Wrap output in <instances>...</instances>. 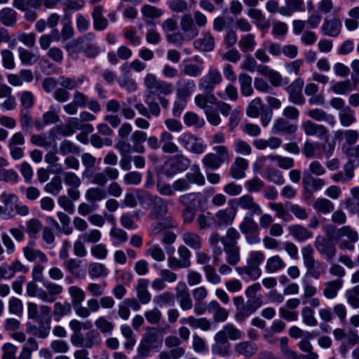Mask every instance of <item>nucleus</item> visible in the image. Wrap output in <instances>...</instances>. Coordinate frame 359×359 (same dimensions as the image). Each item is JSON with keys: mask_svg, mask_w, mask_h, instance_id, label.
<instances>
[{"mask_svg": "<svg viewBox=\"0 0 359 359\" xmlns=\"http://www.w3.org/2000/svg\"><path fill=\"white\" fill-rule=\"evenodd\" d=\"M144 86L147 93L145 103L150 112V118L151 116L157 117L160 115L161 108L154 97L156 95H170L173 92V86L168 81L158 79L156 76L151 73H148L144 76Z\"/></svg>", "mask_w": 359, "mask_h": 359, "instance_id": "nucleus-1", "label": "nucleus"}, {"mask_svg": "<svg viewBox=\"0 0 359 359\" xmlns=\"http://www.w3.org/2000/svg\"><path fill=\"white\" fill-rule=\"evenodd\" d=\"M303 263L306 268V274L318 280L325 273L326 265L315 259L314 250L311 245L302 248Z\"/></svg>", "mask_w": 359, "mask_h": 359, "instance_id": "nucleus-2", "label": "nucleus"}, {"mask_svg": "<svg viewBox=\"0 0 359 359\" xmlns=\"http://www.w3.org/2000/svg\"><path fill=\"white\" fill-rule=\"evenodd\" d=\"M358 233L349 226H344L336 231L334 240L342 250L353 251L354 243L358 241Z\"/></svg>", "mask_w": 359, "mask_h": 359, "instance_id": "nucleus-3", "label": "nucleus"}, {"mask_svg": "<svg viewBox=\"0 0 359 359\" xmlns=\"http://www.w3.org/2000/svg\"><path fill=\"white\" fill-rule=\"evenodd\" d=\"M177 140L184 149L195 154H203L207 148L203 139L191 133H182Z\"/></svg>", "mask_w": 359, "mask_h": 359, "instance_id": "nucleus-4", "label": "nucleus"}, {"mask_svg": "<svg viewBox=\"0 0 359 359\" xmlns=\"http://www.w3.org/2000/svg\"><path fill=\"white\" fill-rule=\"evenodd\" d=\"M175 154L163 165L165 175L168 177H172L179 172L185 170L189 165V160L180 151Z\"/></svg>", "mask_w": 359, "mask_h": 359, "instance_id": "nucleus-5", "label": "nucleus"}, {"mask_svg": "<svg viewBox=\"0 0 359 359\" xmlns=\"http://www.w3.org/2000/svg\"><path fill=\"white\" fill-rule=\"evenodd\" d=\"M222 81L219 72L215 69H210L206 74L202 76L198 81V88L204 93H211L215 86Z\"/></svg>", "mask_w": 359, "mask_h": 359, "instance_id": "nucleus-6", "label": "nucleus"}, {"mask_svg": "<svg viewBox=\"0 0 359 359\" xmlns=\"http://www.w3.org/2000/svg\"><path fill=\"white\" fill-rule=\"evenodd\" d=\"M314 246L318 253L324 257L328 262H332L337 254V249L334 243L322 236H318L315 239Z\"/></svg>", "mask_w": 359, "mask_h": 359, "instance_id": "nucleus-7", "label": "nucleus"}, {"mask_svg": "<svg viewBox=\"0 0 359 359\" xmlns=\"http://www.w3.org/2000/svg\"><path fill=\"white\" fill-rule=\"evenodd\" d=\"M235 201L238 208L247 211L251 217L253 215H260L262 213L260 205L249 194L238 197Z\"/></svg>", "mask_w": 359, "mask_h": 359, "instance_id": "nucleus-8", "label": "nucleus"}, {"mask_svg": "<svg viewBox=\"0 0 359 359\" xmlns=\"http://www.w3.org/2000/svg\"><path fill=\"white\" fill-rule=\"evenodd\" d=\"M176 298L182 310L189 311L194 306L187 285L183 281H180L175 288Z\"/></svg>", "mask_w": 359, "mask_h": 359, "instance_id": "nucleus-9", "label": "nucleus"}, {"mask_svg": "<svg viewBox=\"0 0 359 359\" xmlns=\"http://www.w3.org/2000/svg\"><path fill=\"white\" fill-rule=\"evenodd\" d=\"M304 83L303 79L299 78L287 86L286 90L289 94V100L291 102L299 105L304 104L305 98L302 92Z\"/></svg>", "mask_w": 359, "mask_h": 359, "instance_id": "nucleus-10", "label": "nucleus"}, {"mask_svg": "<svg viewBox=\"0 0 359 359\" xmlns=\"http://www.w3.org/2000/svg\"><path fill=\"white\" fill-rule=\"evenodd\" d=\"M214 339L215 343L211 346L212 353L222 357L229 356L231 353L230 344L224 334L216 333Z\"/></svg>", "mask_w": 359, "mask_h": 359, "instance_id": "nucleus-11", "label": "nucleus"}, {"mask_svg": "<svg viewBox=\"0 0 359 359\" xmlns=\"http://www.w3.org/2000/svg\"><path fill=\"white\" fill-rule=\"evenodd\" d=\"M236 212L235 210L224 208L217 211L213 217V223L217 227L228 226L233 224Z\"/></svg>", "mask_w": 359, "mask_h": 359, "instance_id": "nucleus-12", "label": "nucleus"}, {"mask_svg": "<svg viewBox=\"0 0 359 359\" xmlns=\"http://www.w3.org/2000/svg\"><path fill=\"white\" fill-rule=\"evenodd\" d=\"M302 128L307 136H316L319 139L326 138L328 136L329 131L325 126L316 124L310 120L304 121Z\"/></svg>", "mask_w": 359, "mask_h": 359, "instance_id": "nucleus-13", "label": "nucleus"}, {"mask_svg": "<svg viewBox=\"0 0 359 359\" xmlns=\"http://www.w3.org/2000/svg\"><path fill=\"white\" fill-rule=\"evenodd\" d=\"M342 23L337 17H334L332 19H325L321 27V33L327 36L337 37L341 31Z\"/></svg>", "mask_w": 359, "mask_h": 359, "instance_id": "nucleus-14", "label": "nucleus"}, {"mask_svg": "<svg viewBox=\"0 0 359 359\" xmlns=\"http://www.w3.org/2000/svg\"><path fill=\"white\" fill-rule=\"evenodd\" d=\"M196 88L193 80L180 78L176 82V97L188 100Z\"/></svg>", "mask_w": 359, "mask_h": 359, "instance_id": "nucleus-15", "label": "nucleus"}, {"mask_svg": "<svg viewBox=\"0 0 359 359\" xmlns=\"http://www.w3.org/2000/svg\"><path fill=\"white\" fill-rule=\"evenodd\" d=\"M152 207L149 217L151 219H160L163 218L168 212V206L163 198L158 196L151 197Z\"/></svg>", "mask_w": 359, "mask_h": 359, "instance_id": "nucleus-16", "label": "nucleus"}, {"mask_svg": "<svg viewBox=\"0 0 359 359\" xmlns=\"http://www.w3.org/2000/svg\"><path fill=\"white\" fill-rule=\"evenodd\" d=\"M46 290L41 291L43 294V302L46 303L54 302L56 297L63 292V287L50 281L43 283Z\"/></svg>", "mask_w": 359, "mask_h": 359, "instance_id": "nucleus-17", "label": "nucleus"}, {"mask_svg": "<svg viewBox=\"0 0 359 359\" xmlns=\"http://www.w3.org/2000/svg\"><path fill=\"white\" fill-rule=\"evenodd\" d=\"M258 351L256 343L252 341H241L234 345V351L238 356L245 358H250L254 356Z\"/></svg>", "mask_w": 359, "mask_h": 359, "instance_id": "nucleus-18", "label": "nucleus"}, {"mask_svg": "<svg viewBox=\"0 0 359 359\" xmlns=\"http://www.w3.org/2000/svg\"><path fill=\"white\" fill-rule=\"evenodd\" d=\"M302 184L304 191L309 194L321 189L325 185L323 179L315 177L306 172H303Z\"/></svg>", "mask_w": 359, "mask_h": 359, "instance_id": "nucleus-19", "label": "nucleus"}, {"mask_svg": "<svg viewBox=\"0 0 359 359\" xmlns=\"http://www.w3.org/2000/svg\"><path fill=\"white\" fill-rule=\"evenodd\" d=\"M180 27L189 40L194 39L199 34V30L189 14H184L181 17Z\"/></svg>", "mask_w": 359, "mask_h": 359, "instance_id": "nucleus-20", "label": "nucleus"}, {"mask_svg": "<svg viewBox=\"0 0 359 359\" xmlns=\"http://www.w3.org/2000/svg\"><path fill=\"white\" fill-rule=\"evenodd\" d=\"M160 143L163 153L174 154L180 151L179 147L174 142L173 135L168 130L160 134Z\"/></svg>", "mask_w": 359, "mask_h": 359, "instance_id": "nucleus-21", "label": "nucleus"}, {"mask_svg": "<svg viewBox=\"0 0 359 359\" xmlns=\"http://www.w3.org/2000/svg\"><path fill=\"white\" fill-rule=\"evenodd\" d=\"M248 168V161L243 158L237 157L229 168V175L236 180L243 179L245 176Z\"/></svg>", "mask_w": 359, "mask_h": 359, "instance_id": "nucleus-22", "label": "nucleus"}, {"mask_svg": "<svg viewBox=\"0 0 359 359\" xmlns=\"http://www.w3.org/2000/svg\"><path fill=\"white\" fill-rule=\"evenodd\" d=\"M265 258L263 252L259 250H253L250 252L246 260V264L249 265L252 270L255 273L258 278L262 276V269L260 265L262 264Z\"/></svg>", "mask_w": 359, "mask_h": 359, "instance_id": "nucleus-23", "label": "nucleus"}, {"mask_svg": "<svg viewBox=\"0 0 359 359\" xmlns=\"http://www.w3.org/2000/svg\"><path fill=\"white\" fill-rule=\"evenodd\" d=\"M158 220V221L152 223L150 227L149 235L151 236H156L163 231L177 226L176 221L170 217L161 218Z\"/></svg>", "mask_w": 359, "mask_h": 359, "instance_id": "nucleus-24", "label": "nucleus"}, {"mask_svg": "<svg viewBox=\"0 0 359 359\" xmlns=\"http://www.w3.org/2000/svg\"><path fill=\"white\" fill-rule=\"evenodd\" d=\"M261 305V300L259 299H250L246 304L240 308L235 317L237 320L241 321L245 318L253 313Z\"/></svg>", "mask_w": 359, "mask_h": 359, "instance_id": "nucleus-25", "label": "nucleus"}, {"mask_svg": "<svg viewBox=\"0 0 359 359\" xmlns=\"http://www.w3.org/2000/svg\"><path fill=\"white\" fill-rule=\"evenodd\" d=\"M208 311L212 315L215 322L220 323L225 321L228 316L229 312L215 300L210 301L208 304Z\"/></svg>", "mask_w": 359, "mask_h": 359, "instance_id": "nucleus-26", "label": "nucleus"}, {"mask_svg": "<svg viewBox=\"0 0 359 359\" xmlns=\"http://www.w3.org/2000/svg\"><path fill=\"white\" fill-rule=\"evenodd\" d=\"M104 7L101 5L94 6L92 12L93 27L97 31L104 30L108 26V20L103 16Z\"/></svg>", "mask_w": 359, "mask_h": 359, "instance_id": "nucleus-27", "label": "nucleus"}, {"mask_svg": "<svg viewBox=\"0 0 359 359\" xmlns=\"http://www.w3.org/2000/svg\"><path fill=\"white\" fill-rule=\"evenodd\" d=\"M141 12L148 27H155V24L151 20L158 18L163 14L162 9L149 4L144 5L142 7Z\"/></svg>", "mask_w": 359, "mask_h": 359, "instance_id": "nucleus-28", "label": "nucleus"}, {"mask_svg": "<svg viewBox=\"0 0 359 359\" xmlns=\"http://www.w3.org/2000/svg\"><path fill=\"white\" fill-rule=\"evenodd\" d=\"M23 253L25 258L30 262L35 261L37 259L42 262L46 263L48 262L46 255L40 250L35 248V243L34 241H30L27 245L23 248Z\"/></svg>", "mask_w": 359, "mask_h": 359, "instance_id": "nucleus-29", "label": "nucleus"}, {"mask_svg": "<svg viewBox=\"0 0 359 359\" xmlns=\"http://www.w3.org/2000/svg\"><path fill=\"white\" fill-rule=\"evenodd\" d=\"M181 324H188L194 329L199 328L203 331H208L211 329V323L205 318H196L193 316L182 318L180 320Z\"/></svg>", "mask_w": 359, "mask_h": 359, "instance_id": "nucleus-30", "label": "nucleus"}, {"mask_svg": "<svg viewBox=\"0 0 359 359\" xmlns=\"http://www.w3.org/2000/svg\"><path fill=\"white\" fill-rule=\"evenodd\" d=\"M297 130V126L291 123L284 118L276 119L273 124V132L275 133L293 134Z\"/></svg>", "mask_w": 359, "mask_h": 359, "instance_id": "nucleus-31", "label": "nucleus"}, {"mask_svg": "<svg viewBox=\"0 0 359 359\" xmlns=\"http://www.w3.org/2000/svg\"><path fill=\"white\" fill-rule=\"evenodd\" d=\"M289 233L297 241L303 242L313 237V233L301 224H294L288 227Z\"/></svg>", "mask_w": 359, "mask_h": 359, "instance_id": "nucleus-32", "label": "nucleus"}, {"mask_svg": "<svg viewBox=\"0 0 359 359\" xmlns=\"http://www.w3.org/2000/svg\"><path fill=\"white\" fill-rule=\"evenodd\" d=\"M194 46L201 51H211L215 47V38L210 32H203L201 38L194 41Z\"/></svg>", "mask_w": 359, "mask_h": 359, "instance_id": "nucleus-33", "label": "nucleus"}, {"mask_svg": "<svg viewBox=\"0 0 359 359\" xmlns=\"http://www.w3.org/2000/svg\"><path fill=\"white\" fill-rule=\"evenodd\" d=\"M149 280L146 278L139 279L137 281L136 291L139 301L143 304H148L151 299V295L148 290Z\"/></svg>", "mask_w": 359, "mask_h": 359, "instance_id": "nucleus-34", "label": "nucleus"}, {"mask_svg": "<svg viewBox=\"0 0 359 359\" xmlns=\"http://www.w3.org/2000/svg\"><path fill=\"white\" fill-rule=\"evenodd\" d=\"M184 243L193 250H200L203 245L201 237L196 232L186 231L182 235Z\"/></svg>", "mask_w": 359, "mask_h": 359, "instance_id": "nucleus-35", "label": "nucleus"}, {"mask_svg": "<svg viewBox=\"0 0 359 359\" xmlns=\"http://www.w3.org/2000/svg\"><path fill=\"white\" fill-rule=\"evenodd\" d=\"M247 15L253 20L255 25L261 30H266L269 27V21L263 15L261 10L257 8H250Z\"/></svg>", "mask_w": 359, "mask_h": 359, "instance_id": "nucleus-36", "label": "nucleus"}, {"mask_svg": "<svg viewBox=\"0 0 359 359\" xmlns=\"http://www.w3.org/2000/svg\"><path fill=\"white\" fill-rule=\"evenodd\" d=\"M324 285L323 290L324 297L326 299H332L337 296L339 290L342 287L343 280L335 279L326 282Z\"/></svg>", "mask_w": 359, "mask_h": 359, "instance_id": "nucleus-37", "label": "nucleus"}, {"mask_svg": "<svg viewBox=\"0 0 359 359\" xmlns=\"http://www.w3.org/2000/svg\"><path fill=\"white\" fill-rule=\"evenodd\" d=\"M286 266L284 260L278 255L269 257L265 263V271L269 273H274L283 270Z\"/></svg>", "mask_w": 359, "mask_h": 359, "instance_id": "nucleus-38", "label": "nucleus"}, {"mask_svg": "<svg viewBox=\"0 0 359 359\" xmlns=\"http://www.w3.org/2000/svg\"><path fill=\"white\" fill-rule=\"evenodd\" d=\"M309 117L316 121H325L333 126L335 124V118L332 114H327L323 109L315 108L307 111Z\"/></svg>", "mask_w": 359, "mask_h": 359, "instance_id": "nucleus-39", "label": "nucleus"}, {"mask_svg": "<svg viewBox=\"0 0 359 359\" xmlns=\"http://www.w3.org/2000/svg\"><path fill=\"white\" fill-rule=\"evenodd\" d=\"M72 305L68 302H57L53 304V314L54 320L59 322L65 316H68L72 313Z\"/></svg>", "mask_w": 359, "mask_h": 359, "instance_id": "nucleus-40", "label": "nucleus"}, {"mask_svg": "<svg viewBox=\"0 0 359 359\" xmlns=\"http://www.w3.org/2000/svg\"><path fill=\"white\" fill-rule=\"evenodd\" d=\"M185 178L189 182V185L196 184L202 186L205 182V177L202 174L199 166L196 164L191 165L190 170L186 173Z\"/></svg>", "mask_w": 359, "mask_h": 359, "instance_id": "nucleus-41", "label": "nucleus"}, {"mask_svg": "<svg viewBox=\"0 0 359 359\" xmlns=\"http://www.w3.org/2000/svg\"><path fill=\"white\" fill-rule=\"evenodd\" d=\"M223 246L226 262L231 266L236 265L241 261L240 248L238 245H230Z\"/></svg>", "mask_w": 359, "mask_h": 359, "instance_id": "nucleus-42", "label": "nucleus"}, {"mask_svg": "<svg viewBox=\"0 0 359 359\" xmlns=\"http://www.w3.org/2000/svg\"><path fill=\"white\" fill-rule=\"evenodd\" d=\"M338 116L340 124L343 127H348L356 121L355 111L349 106H346L343 110L339 111Z\"/></svg>", "mask_w": 359, "mask_h": 359, "instance_id": "nucleus-43", "label": "nucleus"}, {"mask_svg": "<svg viewBox=\"0 0 359 359\" xmlns=\"http://www.w3.org/2000/svg\"><path fill=\"white\" fill-rule=\"evenodd\" d=\"M18 51L20 62L25 65H33L39 59V55L38 53H32L22 47H19Z\"/></svg>", "mask_w": 359, "mask_h": 359, "instance_id": "nucleus-44", "label": "nucleus"}, {"mask_svg": "<svg viewBox=\"0 0 359 359\" xmlns=\"http://www.w3.org/2000/svg\"><path fill=\"white\" fill-rule=\"evenodd\" d=\"M17 13L11 8H4L0 11V22L5 26L13 27L16 24Z\"/></svg>", "mask_w": 359, "mask_h": 359, "instance_id": "nucleus-45", "label": "nucleus"}, {"mask_svg": "<svg viewBox=\"0 0 359 359\" xmlns=\"http://www.w3.org/2000/svg\"><path fill=\"white\" fill-rule=\"evenodd\" d=\"M302 283L303 294L301 299L302 300L303 304H306L308 302L309 299L314 297L317 294L318 289L307 278H304L302 280Z\"/></svg>", "mask_w": 359, "mask_h": 359, "instance_id": "nucleus-46", "label": "nucleus"}, {"mask_svg": "<svg viewBox=\"0 0 359 359\" xmlns=\"http://www.w3.org/2000/svg\"><path fill=\"white\" fill-rule=\"evenodd\" d=\"M238 81L241 94L245 97L252 95L253 93L252 77L245 73H242L238 76Z\"/></svg>", "mask_w": 359, "mask_h": 359, "instance_id": "nucleus-47", "label": "nucleus"}, {"mask_svg": "<svg viewBox=\"0 0 359 359\" xmlns=\"http://www.w3.org/2000/svg\"><path fill=\"white\" fill-rule=\"evenodd\" d=\"M239 230L243 234H250L255 231H259V228L257 222L251 217H245L243 221L239 224Z\"/></svg>", "mask_w": 359, "mask_h": 359, "instance_id": "nucleus-48", "label": "nucleus"}, {"mask_svg": "<svg viewBox=\"0 0 359 359\" xmlns=\"http://www.w3.org/2000/svg\"><path fill=\"white\" fill-rule=\"evenodd\" d=\"M107 197L105 190L99 187H91L86 190L85 198L89 203H94L104 199Z\"/></svg>", "mask_w": 359, "mask_h": 359, "instance_id": "nucleus-49", "label": "nucleus"}, {"mask_svg": "<svg viewBox=\"0 0 359 359\" xmlns=\"http://www.w3.org/2000/svg\"><path fill=\"white\" fill-rule=\"evenodd\" d=\"M153 301L155 304L160 307L173 306L175 304V294L170 291H166L155 296Z\"/></svg>", "mask_w": 359, "mask_h": 359, "instance_id": "nucleus-50", "label": "nucleus"}, {"mask_svg": "<svg viewBox=\"0 0 359 359\" xmlns=\"http://www.w3.org/2000/svg\"><path fill=\"white\" fill-rule=\"evenodd\" d=\"M68 293L72 298L70 304L72 306L81 304L86 299L85 292L81 288L76 285L69 287Z\"/></svg>", "mask_w": 359, "mask_h": 359, "instance_id": "nucleus-51", "label": "nucleus"}, {"mask_svg": "<svg viewBox=\"0 0 359 359\" xmlns=\"http://www.w3.org/2000/svg\"><path fill=\"white\" fill-rule=\"evenodd\" d=\"M217 333H222L226 339H230L231 340H238L243 337V332L237 329L232 324H226L224 326L221 331Z\"/></svg>", "mask_w": 359, "mask_h": 359, "instance_id": "nucleus-52", "label": "nucleus"}, {"mask_svg": "<svg viewBox=\"0 0 359 359\" xmlns=\"http://www.w3.org/2000/svg\"><path fill=\"white\" fill-rule=\"evenodd\" d=\"M265 174L266 179L276 184L281 185L285 182L283 173L277 168L267 167Z\"/></svg>", "mask_w": 359, "mask_h": 359, "instance_id": "nucleus-53", "label": "nucleus"}, {"mask_svg": "<svg viewBox=\"0 0 359 359\" xmlns=\"http://www.w3.org/2000/svg\"><path fill=\"white\" fill-rule=\"evenodd\" d=\"M202 163L205 168L211 170L218 169L223 163L217 156H215V153H208L205 155L202 159Z\"/></svg>", "mask_w": 359, "mask_h": 359, "instance_id": "nucleus-54", "label": "nucleus"}, {"mask_svg": "<svg viewBox=\"0 0 359 359\" xmlns=\"http://www.w3.org/2000/svg\"><path fill=\"white\" fill-rule=\"evenodd\" d=\"M313 208L318 212L327 214L332 212L334 210V206L332 202L330 200L324 198H319L315 201Z\"/></svg>", "mask_w": 359, "mask_h": 359, "instance_id": "nucleus-55", "label": "nucleus"}, {"mask_svg": "<svg viewBox=\"0 0 359 359\" xmlns=\"http://www.w3.org/2000/svg\"><path fill=\"white\" fill-rule=\"evenodd\" d=\"M240 238L239 231L234 227H229L226 230L225 236H222V244L223 245H237V242Z\"/></svg>", "mask_w": 359, "mask_h": 359, "instance_id": "nucleus-56", "label": "nucleus"}, {"mask_svg": "<svg viewBox=\"0 0 359 359\" xmlns=\"http://www.w3.org/2000/svg\"><path fill=\"white\" fill-rule=\"evenodd\" d=\"M356 86V84L353 86L349 80L339 81L333 84L330 90L336 94L345 95L351 91Z\"/></svg>", "mask_w": 359, "mask_h": 359, "instance_id": "nucleus-57", "label": "nucleus"}, {"mask_svg": "<svg viewBox=\"0 0 359 359\" xmlns=\"http://www.w3.org/2000/svg\"><path fill=\"white\" fill-rule=\"evenodd\" d=\"M95 325L103 334H110L114 328V324L104 316L97 318L95 321Z\"/></svg>", "mask_w": 359, "mask_h": 359, "instance_id": "nucleus-58", "label": "nucleus"}, {"mask_svg": "<svg viewBox=\"0 0 359 359\" xmlns=\"http://www.w3.org/2000/svg\"><path fill=\"white\" fill-rule=\"evenodd\" d=\"M62 189V180L59 177H53L44 187V191L53 196L57 195Z\"/></svg>", "mask_w": 359, "mask_h": 359, "instance_id": "nucleus-59", "label": "nucleus"}, {"mask_svg": "<svg viewBox=\"0 0 359 359\" xmlns=\"http://www.w3.org/2000/svg\"><path fill=\"white\" fill-rule=\"evenodd\" d=\"M238 46L243 52L253 50L256 46L255 35L252 34H245L239 40Z\"/></svg>", "mask_w": 359, "mask_h": 359, "instance_id": "nucleus-60", "label": "nucleus"}, {"mask_svg": "<svg viewBox=\"0 0 359 359\" xmlns=\"http://www.w3.org/2000/svg\"><path fill=\"white\" fill-rule=\"evenodd\" d=\"M107 273V270L103 264L93 262L88 266V274L93 278L104 277Z\"/></svg>", "mask_w": 359, "mask_h": 359, "instance_id": "nucleus-61", "label": "nucleus"}, {"mask_svg": "<svg viewBox=\"0 0 359 359\" xmlns=\"http://www.w3.org/2000/svg\"><path fill=\"white\" fill-rule=\"evenodd\" d=\"M302 320L308 326L314 327L318 324L317 319L314 316V311L310 306H304L301 311Z\"/></svg>", "mask_w": 359, "mask_h": 359, "instance_id": "nucleus-62", "label": "nucleus"}, {"mask_svg": "<svg viewBox=\"0 0 359 359\" xmlns=\"http://www.w3.org/2000/svg\"><path fill=\"white\" fill-rule=\"evenodd\" d=\"M288 342L289 339L286 337L280 339V348L283 355L287 359H299L297 353L289 348Z\"/></svg>", "mask_w": 359, "mask_h": 359, "instance_id": "nucleus-63", "label": "nucleus"}, {"mask_svg": "<svg viewBox=\"0 0 359 359\" xmlns=\"http://www.w3.org/2000/svg\"><path fill=\"white\" fill-rule=\"evenodd\" d=\"M297 346L301 351L308 353L307 355L303 356L305 359H318V355L316 353L313 351V346L309 342V339L306 338L305 339L301 340L298 343Z\"/></svg>", "mask_w": 359, "mask_h": 359, "instance_id": "nucleus-64", "label": "nucleus"}]
</instances>
